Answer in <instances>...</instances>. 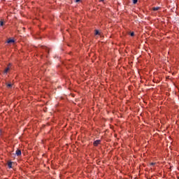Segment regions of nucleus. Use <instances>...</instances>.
<instances>
[{
	"instance_id": "1",
	"label": "nucleus",
	"mask_w": 179,
	"mask_h": 179,
	"mask_svg": "<svg viewBox=\"0 0 179 179\" xmlns=\"http://www.w3.org/2000/svg\"><path fill=\"white\" fill-rule=\"evenodd\" d=\"M100 143H101V141L96 140V141H94L93 145H94V146H99V145H100Z\"/></svg>"
},
{
	"instance_id": "2",
	"label": "nucleus",
	"mask_w": 179,
	"mask_h": 179,
	"mask_svg": "<svg viewBox=\"0 0 179 179\" xmlns=\"http://www.w3.org/2000/svg\"><path fill=\"white\" fill-rule=\"evenodd\" d=\"M15 155L17 156H22V150H20V149H17L15 152Z\"/></svg>"
},
{
	"instance_id": "3",
	"label": "nucleus",
	"mask_w": 179,
	"mask_h": 179,
	"mask_svg": "<svg viewBox=\"0 0 179 179\" xmlns=\"http://www.w3.org/2000/svg\"><path fill=\"white\" fill-rule=\"evenodd\" d=\"M10 66V64H8V67H6L4 70V73H8V72L9 71V69H10V68L9 67Z\"/></svg>"
},
{
	"instance_id": "4",
	"label": "nucleus",
	"mask_w": 179,
	"mask_h": 179,
	"mask_svg": "<svg viewBox=\"0 0 179 179\" xmlns=\"http://www.w3.org/2000/svg\"><path fill=\"white\" fill-rule=\"evenodd\" d=\"M160 9V7H153L152 8V10H154L155 12H156V10H159Z\"/></svg>"
},
{
	"instance_id": "5",
	"label": "nucleus",
	"mask_w": 179,
	"mask_h": 179,
	"mask_svg": "<svg viewBox=\"0 0 179 179\" xmlns=\"http://www.w3.org/2000/svg\"><path fill=\"white\" fill-rule=\"evenodd\" d=\"M8 169H12V162H8Z\"/></svg>"
},
{
	"instance_id": "6",
	"label": "nucleus",
	"mask_w": 179,
	"mask_h": 179,
	"mask_svg": "<svg viewBox=\"0 0 179 179\" xmlns=\"http://www.w3.org/2000/svg\"><path fill=\"white\" fill-rule=\"evenodd\" d=\"M7 43L9 44V43H15V40H13V39H8V41H7Z\"/></svg>"
},
{
	"instance_id": "7",
	"label": "nucleus",
	"mask_w": 179,
	"mask_h": 179,
	"mask_svg": "<svg viewBox=\"0 0 179 179\" xmlns=\"http://www.w3.org/2000/svg\"><path fill=\"white\" fill-rule=\"evenodd\" d=\"M98 34H100V32L99 31V30L96 29L95 30V36H97Z\"/></svg>"
},
{
	"instance_id": "8",
	"label": "nucleus",
	"mask_w": 179,
	"mask_h": 179,
	"mask_svg": "<svg viewBox=\"0 0 179 179\" xmlns=\"http://www.w3.org/2000/svg\"><path fill=\"white\" fill-rule=\"evenodd\" d=\"M149 164H150V166H155V165H156V162H151Z\"/></svg>"
},
{
	"instance_id": "9",
	"label": "nucleus",
	"mask_w": 179,
	"mask_h": 179,
	"mask_svg": "<svg viewBox=\"0 0 179 179\" xmlns=\"http://www.w3.org/2000/svg\"><path fill=\"white\" fill-rule=\"evenodd\" d=\"M0 26H3V21H0Z\"/></svg>"
},
{
	"instance_id": "10",
	"label": "nucleus",
	"mask_w": 179,
	"mask_h": 179,
	"mask_svg": "<svg viewBox=\"0 0 179 179\" xmlns=\"http://www.w3.org/2000/svg\"><path fill=\"white\" fill-rule=\"evenodd\" d=\"M130 36H131V37H133V36H135V33L131 32V33L130 34Z\"/></svg>"
},
{
	"instance_id": "11",
	"label": "nucleus",
	"mask_w": 179,
	"mask_h": 179,
	"mask_svg": "<svg viewBox=\"0 0 179 179\" xmlns=\"http://www.w3.org/2000/svg\"><path fill=\"white\" fill-rule=\"evenodd\" d=\"M7 87H12V84H8Z\"/></svg>"
},
{
	"instance_id": "12",
	"label": "nucleus",
	"mask_w": 179,
	"mask_h": 179,
	"mask_svg": "<svg viewBox=\"0 0 179 179\" xmlns=\"http://www.w3.org/2000/svg\"><path fill=\"white\" fill-rule=\"evenodd\" d=\"M138 2V0H133V3H136Z\"/></svg>"
},
{
	"instance_id": "13",
	"label": "nucleus",
	"mask_w": 179,
	"mask_h": 179,
	"mask_svg": "<svg viewBox=\"0 0 179 179\" xmlns=\"http://www.w3.org/2000/svg\"><path fill=\"white\" fill-rule=\"evenodd\" d=\"M2 134V130L0 129V135Z\"/></svg>"
},
{
	"instance_id": "14",
	"label": "nucleus",
	"mask_w": 179,
	"mask_h": 179,
	"mask_svg": "<svg viewBox=\"0 0 179 179\" xmlns=\"http://www.w3.org/2000/svg\"><path fill=\"white\" fill-rule=\"evenodd\" d=\"M79 1H80V0H76V2H79Z\"/></svg>"
},
{
	"instance_id": "15",
	"label": "nucleus",
	"mask_w": 179,
	"mask_h": 179,
	"mask_svg": "<svg viewBox=\"0 0 179 179\" xmlns=\"http://www.w3.org/2000/svg\"><path fill=\"white\" fill-rule=\"evenodd\" d=\"M101 1H104V0H101Z\"/></svg>"
}]
</instances>
